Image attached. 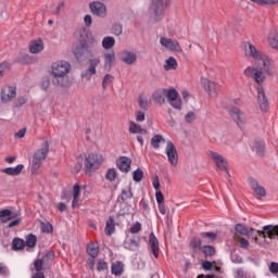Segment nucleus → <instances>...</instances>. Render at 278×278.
I'll return each instance as SVG.
<instances>
[{"mask_svg":"<svg viewBox=\"0 0 278 278\" xmlns=\"http://www.w3.org/2000/svg\"><path fill=\"white\" fill-rule=\"evenodd\" d=\"M257 94H258L260 109L263 112H268V109H269L268 99L266 98V93L264 92V89L260 88Z\"/></svg>","mask_w":278,"mask_h":278,"instance_id":"obj_25","label":"nucleus"},{"mask_svg":"<svg viewBox=\"0 0 278 278\" xmlns=\"http://www.w3.org/2000/svg\"><path fill=\"white\" fill-rule=\"evenodd\" d=\"M49 86H51V80L49 77L42 78L40 87L42 90H49Z\"/></svg>","mask_w":278,"mask_h":278,"instance_id":"obj_56","label":"nucleus"},{"mask_svg":"<svg viewBox=\"0 0 278 278\" xmlns=\"http://www.w3.org/2000/svg\"><path fill=\"white\" fill-rule=\"evenodd\" d=\"M138 103H139L140 110H144V112L149 110V101L147 100V98L139 97Z\"/></svg>","mask_w":278,"mask_h":278,"instance_id":"obj_51","label":"nucleus"},{"mask_svg":"<svg viewBox=\"0 0 278 278\" xmlns=\"http://www.w3.org/2000/svg\"><path fill=\"white\" fill-rule=\"evenodd\" d=\"M203 243V241H201L199 238H193L190 241V248L193 249L194 251H201V244Z\"/></svg>","mask_w":278,"mask_h":278,"instance_id":"obj_47","label":"nucleus"},{"mask_svg":"<svg viewBox=\"0 0 278 278\" xmlns=\"http://www.w3.org/2000/svg\"><path fill=\"white\" fill-rule=\"evenodd\" d=\"M123 268H124L123 263L121 261H116L115 263L112 264L111 273L112 275H115L116 277H118V275H123Z\"/></svg>","mask_w":278,"mask_h":278,"instance_id":"obj_35","label":"nucleus"},{"mask_svg":"<svg viewBox=\"0 0 278 278\" xmlns=\"http://www.w3.org/2000/svg\"><path fill=\"white\" fill-rule=\"evenodd\" d=\"M116 45V40L112 36H106L102 39V48L105 51H109V49H112Z\"/></svg>","mask_w":278,"mask_h":278,"instance_id":"obj_32","label":"nucleus"},{"mask_svg":"<svg viewBox=\"0 0 278 278\" xmlns=\"http://www.w3.org/2000/svg\"><path fill=\"white\" fill-rule=\"evenodd\" d=\"M200 237L208 244H212V242H215V240L218 238L215 232H200Z\"/></svg>","mask_w":278,"mask_h":278,"instance_id":"obj_36","label":"nucleus"},{"mask_svg":"<svg viewBox=\"0 0 278 278\" xmlns=\"http://www.w3.org/2000/svg\"><path fill=\"white\" fill-rule=\"evenodd\" d=\"M252 151L256 152V155L264 157L266 153V142L261 138H256L252 143Z\"/></svg>","mask_w":278,"mask_h":278,"instance_id":"obj_19","label":"nucleus"},{"mask_svg":"<svg viewBox=\"0 0 278 278\" xmlns=\"http://www.w3.org/2000/svg\"><path fill=\"white\" fill-rule=\"evenodd\" d=\"M160 45L164 49H167V51H172V53H184L179 41L173 40L172 38L161 37Z\"/></svg>","mask_w":278,"mask_h":278,"instance_id":"obj_10","label":"nucleus"},{"mask_svg":"<svg viewBox=\"0 0 278 278\" xmlns=\"http://www.w3.org/2000/svg\"><path fill=\"white\" fill-rule=\"evenodd\" d=\"M86 54L92 58V55H97L99 51H101V47H99V40H97L92 35L87 37L86 41H83Z\"/></svg>","mask_w":278,"mask_h":278,"instance_id":"obj_9","label":"nucleus"},{"mask_svg":"<svg viewBox=\"0 0 278 278\" xmlns=\"http://www.w3.org/2000/svg\"><path fill=\"white\" fill-rule=\"evenodd\" d=\"M274 68L275 65H269L268 70H266V65L257 63L256 67L248 66L243 73L247 77H253L256 84H263L266 75H273Z\"/></svg>","mask_w":278,"mask_h":278,"instance_id":"obj_3","label":"nucleus"},{"mask_svg":"<svg viewBox=\"0 0 278 278\" xmlns=\"http://www.w3.org/2000/svg\"><path fill=\"white\" fill-rule=\"evenodd\" d=\"M37 242H38V238H36L35 235L30 233L26 237V242L24 244H26L28 249H34Z\"/></svg>","mask_w":278,"mask_h":278,"instance_id":"obj_44","label":"nucleus"},{"mask_svg":"<svg viewBox=\"0 0 278 278\" xmlns=\"http://www.w3.org/2000/svg\"><path fill=\"white\" fill-rule=\"evenodd\" d=\"M252 3H256V5H277L278 0H250Z\"/></svg>","mask_w":278,"mask_h":278,"instance_id":"obj_46","label":"nucleus"},{"mask_svg":"<svg viewBox=\"0 0 278 278\" xmlns=\"http://www.w3.org/2000/svg\"><path fill=\"white\" fill-rule=\"evenodd\" d=\"M207 156L210 157V160H212L213 164H215L218 170H224V173L229 176V168H227V159H225V156L212 150L207 152Z\"/></svg>","mask_w":278,"mask_h":278,"instance_id":"obj_8","label":"nucleus"},{"mask_svg":"<svg viewBox=\"0 0 278 278\" xmlns=\"http://www.w3.org/2000/svg\"><path fill=\"white\" fill-rule=\"evenodd\" d=\"M117 168L122 172V173H129V170H131V159H129L128 156H119L117 159Z\"/></svg>","mask_w":278,"mask_h":278,"instance_id":"obj_21","label":"nucleus"},{"mask_svg":"<svg viewBox=\"0 0 278 278\" xmlns=\"http://www.w3.org/2000/svg\"><path fill=\"white\" fill-rule=\"evenodd\" d=\"M165 153L172 166H177V164H179V154L177 153V148H175L173 141H167Z\"/></svg>","mask_w":278,"mask_h":278,"instance_id":"obj_11","label":"nucleus"},{"mask_svg":"<svg viewBox=\"0 0 278 278\" xmlns=\"http://www.w3.org/2000/svg\"><path fill=\"white\" fill-rule=\"evenodd\" d=\"M125 249H128V251H138L140 249V239L130 238L124 243Z\"/></svg>","mask_w":278,"mask_h":278,"instance_id":"obj_28","label":"nucleus"},{"mask_svg":"<svg viewBox=\"0 0 278 278\" xmlns=\"http://www.w3.org/2000/svg\"><path fill=\"white\" fill-rule=\"evenodd\" d=\"M197 119V114L194 112L190 111L185 115L186 123H193Z\"/></svg>","mask_w":278,"mask_h":278,"instance_id":"obj_54","label":"nucleus"},{"mask_svg":"<svg viewBox=\"0 0 278 278\" xmlns=\"http://www.w3.org/2000/svg\"><path fill=\"white\" fill-rule=\"evenodd\" d=\"M169 92L170 89H159L152 94V101H154L159 105H164L166 103V99H168Z\"/></svg>","mask_w":278,"mask_h":278,"instance_id":"obj_17","label":"nucleus"},{"mask_svg":"<svg viewBox=\"0 0 278 278\" xmlns=\"http://www.w3.org/2000/svg\"><path fill=\"white\" fill-rule=\"evenodd\" d=\"M170 5V0H153L152 5L149 8V15L151 21L157 23L166 16V9Z\"/></svg>","mask_w":278,"mask_h":278,"instance_id":"obj_6","label":"nucleus"},{"mask_svg":"<svg viewBox=\"0 0 278 278\" xmlns=\"http://www.w3.org/2000/svg\"><path fill=\"white\" fill-rule=\"evenodd\" d=\"M202 85L206 92H208L210 97L216 99L218 97V90H220V85L216 84L215 81H211L207 78H202Z\"/></svg>","mask_w":278,"mask_h":278,"instance_id":"obj_14","label":"nucleus"},{"mask_svg":"<svg viewBox=\"0 0 278 278\" xmlns=\"http://www.w3.org/2000/svg\"><path fill=\"white\" fill-rule=\"evenodd\" d=\"M0 98L3 103H10V101H12V99L16 98V86H14V85L3 86L1 93H0Z\"/></svg>","mask_w":278,"mask_h":278,"instance_id":"obj_13","label":"nucleus"},{"mask_svg":"<svg viewBox=\"0 0 278 278\" xmlns=\"http://www.w3.org/2000/svg\"><path fill=\"white\" fill-rule=\"evenodd\" d=\"M149 245L151 253L155 258L160 257V241L157 240V237H155V233H150L149 236Z\"/></svg>","mask_w":278,"mask_h":278,"instance_id":"obj_20","label":"nucleus"},{"mask_svg":"<svg viewBox=\"0 0 278 278\" xmlns=\"http://www.w3.org/2000/svg\"><path fill=\"white\" fill-rule=\"evenodd\" d=\"M116 230V226L114 224V216H110V218L106 220V226H105V233L106 236H112L114 231Z\"/></svg>","mask_w":278,"mask_h":278,"instance_id":"obj_34","label":"nucleus"},{"mask_svg":"<svg viewBox=\"0 0 278 278\" xmlns=\"http://www.w3.org/2000/svg\"><path fill=\"white\" fill-rule=\"evenodd\" d=\"M71 63L68 61H55L50 66V75L52 76V84L59 88H71Z\"/></svg>","mask_w":278,"mask_h":278,"instance_id":"obj_1","label":"nucleus"},{"mask_svg":"<svg viewBox=\"0 0 278 278\" xmlns=\"http://www.w3.org/2000/svg\"><path fill=\"white\" fill-rule=\"evenodd\" d=\"M101 64V59L93 58L89 60V68L81 72L83 79H87V81H90L92 79V75H97V67Z\"/></svg>","mask_w":278,"mask_h":278,"instance_id":"obj_12","label":"nucleus"},{"mask_svg":"<svg viewBox=\"0 0 278 278\" xmlns=\"http://www.w3.org/2000/svg\"><path fill=\"white\" fill-rule=\"evenodd\" d=\"M267 40H268L269 47L278 51V34L269 35Z\"/></svg>","mask_w":278,"mask_h":278,"instance_id":"obj_43","label":"nucleus"},{"mask_svg":"<svg viewBox=\"0 0 278 278\" xmlns=\"http://www.w3.org/2000/svg\"><path fill=\"white\" fill-rule=\"evenodd\" d=\"M106 181H115L116 180V168H109L105 174Z\"/></svg>","mask_w":278,"mask_h":278,"instance_id":"obj_48","label":"nucleus"},{"mask_svg":"<svg viewBox=\"0 0 278 278\" xmlns=\"http://www.w3.org/2000/svg\"><path fill=\"white\" fill-rule=\"evenodd\" d=\"M161 142H166L162 135H155L151 139V146L153 147V149H160Z\"/></svg>","mask_w":278,"mask_h":278,"instance_id":"obj_42","label":"nucleus"},{"mask_svg":"<svg viewBox=\"0 0 278 278\" xmlns=\"http://www.w3.org/2000/svg\"><path fill=\"white\" fill-rule=\"evenodd\" d=\"M132 197L134 193L131 192V186H128L122 190L119 199H122V201H129Z\"/></svg>","mask_w":278,"mask_h":278,"instance_id":"obj_41","label":"nucleus"},{"mask_svg":"<svg viewBox=\"0 0 278 278\" xmlns=\"http://www.w3.org/2000/svg\"><path fill=\"white\" fill-rule=\"evenodd\" d=\"M112 81H114V76H112V74H105L102 80V88L105 90V88H108Z\"/></svg>","mask_w":278,"mask_h":278,"instance_id":"obj_49","label":"nucleus"},{"mask_svg":"<svg viewBox=\"0 0 278 278\" xmlns=\"http://www.w3.org/2000/svg\"><path fill=\"white\" fill-rule=\"evenodd\" d=\"M142 177H144V172H142L140 168H137V169L132 173V179H134V181L140 182V181H142Z\"/></svg>","mask_w":278,"mask_h":278,"instance_id":"obj_50","label":"nucleus"},{"mask_svg":"<svg viewBox=\"0 0 278 278\" xmlns=\"http://www.w3.org/2000/svg\"><path fill=\"white\" fill-rule=\"evenodd\" d=\"M152 186L154 188V190H156L157 192L160 191V177L159 176H154L153 180H152Z\"/></svg>","mask_w":278,"mask_h":278,"instance_id":"obj_61","label":"nucleus"},{"mask_svg":"<svg viewBox=\"0 0 278 278\" xmlns=\"http://www.w3.org/2000/svg\"><path fill=\"white\" fill-rule=\"evenodd\" d=\"M230 260H231L232 264H242V256H240V254H238V253H232L230 255Z\"/></svg>","mask_w":278,"mask_h":278,"instance_id":"obj_55","label":"nucleus"},{"mask_svg":"<svg viewBox=\"0 0 278 278\" xmlns=\"http://www.w3.org/2000/svg\"><path fill=\"white\" fill-rule=\"evenodd\" d=\"M105 268H108V263H105L103 260L99 261L97 264V270L101 271L105 270Z\"/></svg>","mask_w":278,"mask_h":278,"instance_id":"obj_63","label":"nucleus"},{"mask_svg":"<svg viewBox=\"0 0 278 278\" xmlns=\"http://www.w3.org/2000/svg\"><path fill=\"white\" fill-rule=\"evenodd\" d=\"M28 49L30 53H34L36 55L40 53V51H45V41H42V39L33 40L29 43Z\"/></svg>","mask_w":278,"mask_h":278,"instance_id":"obj_24","label":"nucleus"},{"mask_svg":"<svg viewBox=\"0 0 278 278\" xmlns=\"http://www.w3.org/2000/svg\"><path fill=\"white\" fill-rule=\"evenodd\" d=\"M201 251L206 257H212V255H216V249H214V247L212 245H204L202 247Z\"/></svg>","mask_w":278,"mask_h":278,"instance_id":"obj_45","label":"nucleus"},{"mask_svg":"<svg viewBox=\"0 0 278 278\" xmlns=\"http://www.w3.org/2000/svg\"><path fill=\"white\" fill-rule=\"evenodd\" d=\"M177 59L174 56H169L164 64V71H177Z\"/></svg>","mask_w":278,"mask_h":278,"instance_id":"obj_31","label":"nucleus"},{"mask_svg":"<svg viewBox=\"0 0 278 278\" xmlns=\"http://www.w3.org/2000/svg\"><path fill=\"white\" fill-rule=\"evenodd\" d=\"M113 64H116V54L114 53V51L106 52L104 54V68L110 71Z\"/></svg>","mask_w":278,"mask_h":278,"instance_id":"obj_26","label":"nucleus"},{"mask_svg":"<svg viewBox=\"0 0 278 278\" xmlns=\"http://www.w3.org/2000/svg\"><path fill=\"white\" fill-rule=\"evenodd\" d=\"M155 199H156L157 205L164 203V194L162 193V191H156Z\"/></svg>","mask_w":278,"mask_h":278,"instance_id":"obj_62","label":"nucleus"},{"mask_svg":"<svg viewBox=\"0 0 278 278\" xmlns=\"http://www.w3.org/2000/svg\"><path fill=\"white\" fill-rule=\"evenodd\" d=\"M248 184L255 194L263 198L266 197V189L255 178H249Z\"/></svg>","mask_w":278,"mask_h":278,"instance_id":"obj_22","label":"nucleus"},{"mask_svg":"<svg viewBox=\"0 0 278 278\" xmlns=\"http://www.w3.org/2000/svg\"><path fill=\"white\" fill-rule=\"evenodd\" d=\"M142 230V224H140V222H136L135 224H132L130 226V233H140V231Z\"/></svg>","mask_w":278,"mask_h":278,"instance_id":"obj_53","label":"nucleus"},{"mask_svg":"<svg viewBox=\"0 0 278 278\" xmlns=\"http://www.w3.org/2000/svg\"><path fill=\"white\" fill-rule=\"evenodd\" d=\"M243 47L245 56L251 58L257 64H264L265 71H267L270 66H275V64L273 63V59H270V56H268L267 54L262 53L257 49V47H255V45L245 41Z\"/></svg>","mask_w":278,"mask_h":278,"instance_id":"obj_2","label":"nucleus"},{"mask_svg":"<svg viewBox=\"0 0 278 278\" xmlns=\"http://www.w3.org/2000/svg\"><path fill=\"white\" fill-rule=\"evenodd\" d=\"M73 53L76 58V60H81L86 53V48L84 47V42H80L79 46H76L73 50Z\"/></svg>","mask_w":278,"mask_h":278,"instance_id":"obj_37","label":"nucleus"},{"mask_svg":"<svg viewBox=\"0 0 278 278\" xmlns=\"http://www.w3.org/2000/svg\"><path fill=\"white\" fill-rule=\"evenodd\" d=\"M128 131L129 134H147V130L142 129V126L136 122H129Z\"/></svg>","mask_w":278,"mask_h":278,"instance_id":"obj_33","label":"nucleus"},{"mask_svg":"<svg viewBox=\"0 0 278 278\" xmlns=\"http://www.w3.org/2000/svg\"><path fill=\"white\" fill-rule=\"evenodd\" d=\"M135 116H136L137 123H144V119H146L144 112L137 111V112H135Z\"/></svg>","mask_w":278,"mask_h":278,"instance_id":"obj_57","label":"nucleus"},{"mask_svg":"<svg viewBox=\"0 0 278 278\" xmlns=\"http://www.w3.org/2000/svg\"><path fill=\"white\" fill-rule=\"evenodd\" d=\"M89 7L92 14H96V16H99L100 18H105V16H108V8H105V4L99 1H93Z\"/></svg>","mask_w":278,"mask_h":278,"instance_id":"obj_15","label":"nucleus"},{"mask_svg":"<svg viewBox=\"0 0 278 278\" xmlns=\"http://www.w3.org/2000/svg\"><path fill=\"white\" fill-rule=\"evenodd\" d=\"M258 236H263V238H269L273 240L274 238H278V226L267 225L263 227V230H258Z\"/></svg>","mask_w":278,"mask_h":278,"instance_id":"obj_18","label":"nucleus"},{"mask_svg":"<svg viewBox=\"0 0 278 278\" xmlns=\"http://www.w3.org/2000/svg\"><path fill=\"white\" fill-rule=\"evenodd\" d=\"M167 101L174 110H181V99H179V92L175 89H169Z\"/></svg>","mask_w":278,"mask_h":278,"instance_id":"obj_16","label":"nucleus"},{"mask_svg":"<svg viewBox=\"0 0 278 278\" xmlns=\"http://www.w3.org/2000/svg\"><path fill=\"white\" fill-rule=\"evenodd\" d=\"M49 139H45L43 142L40 146V149H38L33 156L31 161V174L36 175L38 170L40 169V166H42V162L47 160V155H49Z\"/></svg>","mask_w":278,"mask_h":278,"instance_id":"obj_4","label":"nucleus"},{"mask_svg":"<svg viewBox=\"0 0 278 278\" xmlns=\"http://www.w3.org/2000/svg\"><path fill=\"white\" fill-rule=\"evenodd\" d=\"M43 264H45V261H42V260H36L35 263H34L35 270H36L37 273H41L40 270H42Z\"/></svg>","mask_w":278,"mask_h":278,"instance_id":"obj_58","label":"nucleus"},{"mask_svg":"<svg viewBox=\"0 0 278 278\" xmlns=\"http://www.w3.org/2000/svg\"><path fill=\"white\" fill-rule=\"evenodd\" d=\"M103 162H105L103 154L101 153L88 154L87 156H85V160H84L85 173L89 177H92V175H94V172L101 168V165L103 164Z\"/></svg>","mask_w":278,"mask_h":278,"instance_id":"obj_5","label":"nucleus"},{"mask_svg":"<svg viewBox=\"0 0 278 278\" xmlns=\"http://www.w3.org/2000/svg\"><path fill=\"white\" fill-rule=\"evenodd\" d=\"M13 251H23L25 249V241L21 238H15L12 241Z\"/></svg>","mask_w":278,"mask_h":278,"instance_id":"obj_38","label":"nucleus"},{"mask_svg":"<svg viewBox=\"0 0 278 278\" xmlns=\"http://www.w3.org/2000/svg\"><path fill=\"white\" fill-rule=\"evenodd\" d=\"M111 31L114 36H121L123 34V25L121 24H113Z\"/></svg>","mask_w":278,"mask_h":278,"instance_id":"obj_52","label":"nucleus"},{"mask_svg":"<svg viewBox=\"0 0 278 278\" xmlns=\"http://www.w3.org/2000/svg\"><path fill=\"white\" fill-rule=\"evenodd\" d=\"M138 56L134 52L127 50L121 52V61L124 62V64H127L128 66H131V64H136Z\"/></svg>","mask_w":278,"mask_h":278,"instance_id":"obj_23","label":"nucleus"},{"mask_svg":"<svg viewBox=\"0 0 278 278\" xmlns=\"http://www.w3.org/2000/svg\"><path fill=\"white\" fill-rule=\"evenodd\" d=\"M229 114L233 121H236V124L241 129V131H244L247 129V125H249V122L251 121V117L244 112H242L240 109L232 106L229 110Z\"/></svg>","mask_w":278,"mask_h":278,"instance_id":"obj_7","label":"nucleus"},{"mask_svg":"<svg viewBox=\"0 0 278 278\" xmlns=\"http://www.w3.org/2000/svg\"><path fill=\"white\" fill-rule=\"evenodd\" d=\"M233 277H235V278H244V277H247V276L244 275V269H242V268H237V269H235V271H233Z\"/></svg>","mask_w":278,"mask_h":278,"instance_id":"obj_59","label":"nucleus"},{"mask_svg":"<svg viewBox=\"0 0 278 278\" xmlns=\"http://www.w3.org/2000/svg\"><path fill=\"white\" fill-rule=\"evenodd\" d=\"M16 216H18V214H14L8 208L0 211V219L2 223H8V220L16 218Z\"/></svg>","mask_w":278,"mask_h":278,"instance_id":"obj_30","label":"nucleus"},{"mask_svg":"<svg viewBox=\"0 0 278 278\" xmlns=\"http://www.w3.org/2000/svg\"><path fill=\"white\" fill-rule=\"evenodd\" d=\"M55 257V254L53 252H48L42 257V262H53V258Z\"/></svg>","mask_w":278,"mask_h":278,"instance_id":"obj_60","label":"nucleus"},{"mask_svg":"<svg viewBox=\"0 0 278 278\" xmlns=\"http://www.w3.org/2000/svg\"><path fill=\"white\" fill-rule=\"evenodd\" d=\"M87 253L94 260L97 258V255H99V248L94 243H89L87 245Z\"/></svg>","mask_w":278,"mask_h":278,"instance_id":"obj_40","label":"nucleus"},{"mask_svg":"<svg viewBox=\"0 0 278 278\" xmlns=\"http://www.w3.org/2000/svg\"><path fill=\"white\" fill-rule=\"evenodd\" d=\"M269 271L274 275H277L278 273V263L271 262L269 265Z\"/></svg>","mask_w":278,"mask_h":278,"instance_id":"obj_64","label":"nucleus"},{"mask_svg":"<svg viewBox=\"0 0 278 278\" xmlns=\"http://www.w3.org/2000/svg\"><path fill=\"white\" fill-rule=\"evenodd\" d=\"M23 168H25V165L18 164L15 167H7L2 169V173H4L5 175H11L12 177H15L16 175H21V173H23Z\"/></svg>","mask_w":278,"mask_h":278,"instance_id":"obj_29","label":"nucleus"},{"mask_svg":"<svg viewBox=\"0 0 278 278\" xmlns=\"http://www.w3.org/2000/svg\"><path fill=\"white\" fill-rule=\"evenodd\" d=\"M81 194V188L79 187V184H75L73 188V201H72V207H79V195Z\"/></svg>","mask_w":278,"mask_h":278,"instance_id":"obj_27","label":"nucleus"},{"mask_svg":"<svg viewBox=\"0 0 278 278\" xmlns=\"http://www.w3.org/2000/svg\"><path fill=\"white\" fill-rule=\"evenodd\" d=\"M235 229H236L237 233H240L241 236H249V233L253 232V228H251L249 230V228H247V226H244L242 224H237L235 226Z\"/></svg>","mask_w":278,"mask_h":278,"instance_id":"obj_39","label":"nucleus"}]
</instances>
